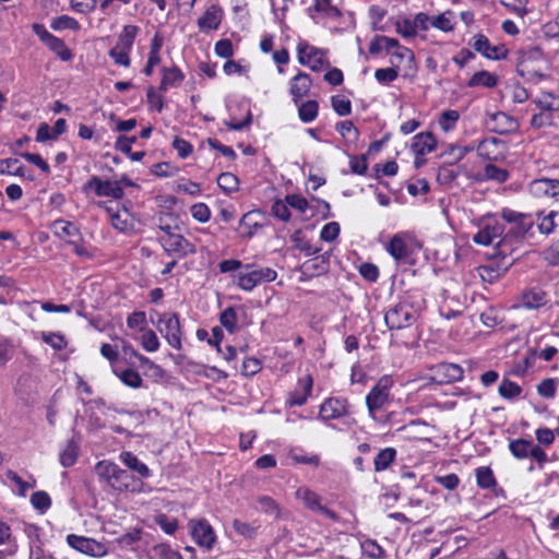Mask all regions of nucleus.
I'll list each match as a JSON object with an SVG mask.
<instances>
[{"label":"nucleus","mask_w":559,"mask_h":559,"mask_svg":"<svg viewBox=\"0 0 559 559\" xmlns=\"http://www.w3.org/2000/svg\"><path fill=\"white\" fill-rule=\"evenodd\" d=\"M120 459L128 468L138 473L142 478H147L150 476L151 473L148 467L144 463L139 461L136 455H134L132 452H121Z\"/></svg>","instance_id":"a878e982"},{"label":"nucleus","mask_w":559,"mask_h":559,"mask_svg":"<svg viewBox=\"0 0 559 559\" xmlns=\"http://www.w3.org/2000/svg\"><path fill=\"white\" fill-rule=\"evenodd\" d=\"M533 226L534 221L531 215H527L513 224L511 228L506 233L503 239L508 241H523L526 235L531 233Z\"/></svg>","instance_id":"6ab92c4d"},{"label":"nucleus","mask_w":559,"mask_h":559,"mask_svg":"<svg viewBox=\"0 0 559 559\" xmlns=\"http://www.w3.org/2000/svg\"><path fill=\"white\" fill-rule=\"evenodd\" d=\"M532 441L525 439H516L510 441L509 449L516 459H525L528 456Z\"/></svg>","instance_id":"ea45409f"},{"label":"nucleus","mask_w":559,"mask_h":559,"mask_svg":"<svg viewBox=\"0 0 559 559\" xmlns=\"http://www.w3.org/2000/svg\"><path fill=\"white\" fill-rule=\"evenodd\" d=\"M41 338L56 350H61L67 345L64 336L59 333H43Z\"/></svg>","instance_id":"0e129e2a"},{"label":"nucleus","mask_w":559,"mask_h":559,"mask_svg":"<svg viewBox=\"0 0 559 559\" xmlns=\"http://www.w3.org/2000/svg\"><path fill=\"white\" fill-rule=\"evenodd\" d=\"M311 85L310 75L305 72H299L290 80V94L296 104L300 98L308 95Z\"/></svg>","instance_id":"aec40b11"},{"label":"nucleus","mask_w":559,"mask_h":559,"mask_svg":"<svg viewBox=\"0 0 559 559\" xmlns=\"http://www.w3.org/2000/svg\"><path fill=\"white\" fill-rule=\"evenodd\" d=\"M142 346L147 352H156L159 347V341L156 333L152 330L145 331L142 335Z\"/></svg>","instance_id":"69168bd1"},{"label":"nucleus","mask_w":559,"mask_h":559,"mask_svg":"<svg viewBox=\"0 0 559 559\" xmlns=\"http://www.w3.org/2000/svg\"><path fill=\"white\" fill-rule=\"evenodd\" d=\"M298 61L302 66H308L312 71H320L330 66L324 57V51L311 46L306 40H300L297 45Z\"/></svg>","instance_id":"39448f33"},{"label":"nucleus","mask_w":559,"mask_h":559,"mask_svg":"<svg viewBox=\"0 0 559 559\" xmlns=\"http://www.w3.org/2000/svg\"><path fill=\"white\" fill-rule=\"evenodd\" d=\"M183 79V73L177 67L164 68L159 90L166 92L168 88L179 85Z\"/></svg>","instance_id":"393cba45"},{"label":"nucleus","mask_w":559,"mask_h":559,"mask_svg":"<svg viewBox=\"0 0 559 559\" xmlns=\"http://www.w3.org/2000/svg\"><path fill=\"white\" fill-rule=\"evenodd\" d=\"M79 447L73 440H69L60 453V463L64 467L72 466L78 459Z\"/></svg>","instance_id":"e433bc0d"},{"label":"nucleus","mask_w":559,"mask_h":559,"mask_svg":"<svg viewBox=\"0 0 559 559\" xmlns=\"http://www.w3.org/2000/svg\"><path fill=\"white\" fill-rule=\"evenodd\" d=\"M358 272L362 278L371 283L376 282L379 277L378 266L369 262L361 263L358 266Z\"/></svg>","instance_id":"6e6d98bb"},{"label":"nucleus","mask_w":559,"mask_h":559,"mask_svg":"<svg viewBox=\"0 0 559 559\" xmlns=\"http://www.w3.org/2000/svg\"><path fill=\"white\" fill-rule=\"evenodd\" d=\"M243 267L246 272L239 273L237 285L246 292L252 290L259 284L273 282L277 276L276 271L271 267L258 269L254 264H246Z\"/></svg>","instance_id":"20e7f679"},{"label":"nucleus","mask_w":559,"mask_h":559,"mask_svg":"<svg viewBox=\"0 0 559 559\" xmlns=\"http://www.w3.org/2000/svg\"><path fill=\"white\" fill-rule=\"evenodd\" d=\"M313 8L329 17L341 16V11L331 3V0H313Z\"/></svg>","instance_id":"603ef678"},{"label":"nucleus","mask_w":559,"mask_h":559,"mask_svg":"<svg viewBox=\"0 0 559 559\" xmlns=\"http://www.w3.org/2000/svg\"><path fill=\"white\" fill-rule=\"evenodd\" d=\"M361 549L371 559H382L385 556L384 549L373 539H366L361 544Z\"/></svg>","instance_id":"c03bdc74"},{"label":"nucleus","mask_w":559,"mask_h":559,"mask_svg":"<svg viewBox=\"0 0 559 559\" xmlns=\"http://www.w3.org/2000/svg\"><path fill=\"white\" fill-rule=\"evenodd\" d=\"M313 380L311 376H306L297 383L296 389L290 393L288 403L290 406H301L307 402L311 393Z\"/></svg>","instance_id":"a211bd4d"},{"label":"nucleus","mask_w":559,"mask_h":559,"mask_svg":"<svg viewBox=\"0 0 559 559\" xmlns=\"http://www.w3.org/2000/svg\"><path fill=\"white\" fill-rule=\"evenodd\" d=\"M502 247H489V251L485 252L487 264L477 267V272L484 282L495 283L498 281L513 264L514 258L510 252L501 249Z\"/></svg>","instance_id":"f257e3e1"},{"label":"nucleus","mask_w":559,"mask_h":559,"mask_svg":"<svg viewBox=\"0 0 559 559\" xmlns=\"http://www.w3.org/2000/svg\"><path fill=\"white\" fill-rule=\"evenodd\" d=\"M318 111L319 104L316 100H307L298 107L299 119L305 123L313 121L318 116Z\"/></svg>","instance_id":"473e14b6"},{"label":"nucleus","mask_w":559,"mask_h":559,"mask_svg":"<svg viewBox=\"0 0 559 559\" xmlns=\"http://www.w3.org/2000/svg\"><path fill=\"white\" fill-rule=\"evenodd\" d=\"M221 324L230 333L237 330V314L235 308H226L219 316Z\"/></svg>","instance_id":"49530a36"},{"label":"nucleus","mask_w":559,"mask_h":559,"mask_svg":"<svg viewBox=\"0 0 559 559\" xmlns=\"http://www.w3.org/2000/svg\"><path fill=\"white\" fill-rule=\"evenodd\" d=\"M53 228L56 235L60 237V240L66 245H76L79 240V231L73 224L59 221L55 223Z\"/></svg>","instance_id":"b1692460"},{"label":"nucleus","mask_w":559,"mask_h":559,"mask_svg":"<svg viewBox=\"0 0 559 559\" xmlns=\"http://www.w3.org/2000/svg\"><path fill=\"white\" fill-rule=\"evenodd\" d=\"M191 215L194 219L205 223L211 217V211L205 203H197L190 209Z\"/></svg>","instance_id":"e2e57ef3"},{"label":"nucleus","mask_w":559,"mask_h":559,"mask_svg":"<svg viewBox=\"0 0 559 559\" xmlns=\"http://www.w3.org/2000/svg\"><path fill=\"white\" fill-rule=\"evenodd\" d=\"M464 370L456 364H439L433 371L431 380L438 384L451 383L462 380Z\"/></svg>","instance_id":"4468645a"},{"label":"nucleus","mask_w":559,"mask_h":559,"mask_svg":"<svg viewBox=\"0 0 559 559\" xmlns=\"http://www.w3.org/2000/svg\"><path fill=\"white\" fill-rule=\"evenodd\" d=\"M389 245H419L414 233L403 231L395 234L391 239Z\"/></svg>","instance_id":"052dcab7"},{"label":"nucleus","mask_w":559,"mask_h":559,"mask_svg":"<svg viewBox=\"0 0 559 559\" xmlns=\"http://www.w3.org/2000/svg\"><path fill=\"white\" fill-rule=\"evenodd\" d=\"M340 234V225L336 222L325 224L320 233V238L325 242H332Z\"/></svg>","instance_id":"bf43d9fd"},{"label":"nucleus","mask_w":559,"mask_h":559,"mask_svg":"<svg viewBox=\"0 0 559 559\" xmlns=\"http://www.w3.org/2000/svg\"><path fill=\"white\" fill-rule=\"evenodd\" d=\"M393 380L389 376L381 377L366 396V405L370 416L376 419L377 412L382 409L390 401V390Z\"/></svg>","instance_id":"7ed1b4c3"},{"label":"nucleus","mask_w":559,"mask_h":559,"mask_svg":"<svg viewBox=\"0 0 559 559\" xmlns=\"http://www.w3.org/2000/svg\"><path fill=\"white\" fill-rule=\"evenodd\" d=\"M437 145V141L432 133L430 132H421L415 135L413 143H412V150L415 153V155L424 156L435 150Z\"/></svg>","instance_id":"5701e85b"},{"label":"nucleus","mask_w":559,"mask_h":559,"mask_svg":"<svg viewBox=\"0 0 559 559\" xmlns=\"http://www.w3.org/2000/svg\"><path fill=\"white\" fill-rule=\"evenodd\" d=\"M452 17H453V13L451 11H445V12L432 17L431 25L440 31L451 32L454 28Z\"/></svg>","instance_id":"79ce46f5"},{"label":"nucleus","mask_w":559,"mask_h":559,"mask_svg":"<svg viewBox=\"0 0 559 559\" xmlns=\"http://www.w3.org/2000/svg\"><path fill=\"white\" fill-rule=\"evenodd\" d=\"M473 47L477 52L488 59L500 60L504 59L507 56V50L503 47L491 46L488 38L483 34H478L474 37Z\"/></svg>","instance_id":"2eb2a0df"},{"label":"nucleus","mask_w":559,"mask_h":559,"mask_svg":"<svg viewBox=\"0 0 559 559\" xmlns=\"http://www.w3.org/2000/svg\"><path fill=\"white\" fill-rule=\"evenodd\" d=\"M215 53L225 59H229L234 55L233 44L229 39H221L215 44Z\"/></svg>","instance_id":"774afa93"},{"label":"nucleus","mask_w":559,"mask_h":559,"mask_svg":"<svg viewBox=\"0 0 559 559\" xmlns=\"http://www.w3.org/2000/svg\"><path fill=\"white\" fill-rule=\"evenodd\" d=\"M520 300L526 309H539L547 304V294L540 287H532L522 292Z\"/></svg>","instance_id":"f3484780"},{"label":"nucleus","mask_w":559,"mask_h":559,"mask_svg":"<svg viewBox=\"0 0 559 559\" xmlns=\"http://www.w3.org/2000/svg\"><path fill=\"white\" fill-rule=\"evenodd\" d=\"M296 498L301 500L306 508L318 512L332 521H338V515L331 509L321 503V497L307 487H299L296 491Z\"/></svg>","instance_id":"1a4fd4ad"},{"label":"nucleus","mask_w":559,"mask_h":559,"mask_svg":"<svg viewBox=\"0 0 559 559\" xmlns=\"http://www.w3.org/2000/svg\"><path fill=\"white\" fill-rule=\"evenodd\" d=\"M348 414V402L343 397L326 399L320 407L319 417L324 420L336 419Z\"/></svg>","instance_id":"ddd939ff"},{"label":"nucleus","mask_w":559,"mask_h":559,"mask_svg":"<svg viewBox=\"0 0 559 559\" xmlns=\"http://www.w3.org/2000/svg\"><path fill=\"white\" fill-rule=\"evenodd\" d=\"M459 118H460L459 111L445 110L440 116L439 126L444 132H448L454 128Z\"/></svg>","instance_id":"3c124183"},{"label":"nucleus","mask_w":559,"mask_h":559,"mask_svg":"<svg viewBox=\"0 0 559 559\" xmlns=\"http://www.w3.org/2000/svg\"><path fill=\"white\" fill-rule=\"evenodd\" d=\"M418 316L419 308L409 300H402L386 311L384 321L390 330H400L415 323Z\"/></svg>","instance_id":"f03ea898"},{"label":"nucleus","mask_w":559,"mask_h":559,"mask_svg":"<svg viewBox=\"0 0 559 559\" xmlns=\"http://www.w3.org/2000/svg\"><path fill=\"white\" fill-rule=\"evenodd\" d=\"M530 192L537 198L559 195V180L540 178L530 183Z\"/></svg>","instance_id":"dca6fc26"},{"label":"nucleus","mask_w":559,"mask_h":559,"mask_svg":"<svg viewBox=\"0 0 559 559\" xmlns=\"http://www.w3.org/2000/svg\"><path fill=\"white\" fill-rule=\"evenodd\" d=\"M222 9L218 5H211L198 20V26L201 31H212L218 28L222 21Z\"/></svg>","instance_id":"4be33fe9"},{"label":"nucleus","mask_w":559,"mask_h":559,"mask_svg":"<svg viewBox=\"0 0 559 559\" xmlns=\"http://www.w3.org/2000/svg\"><path fill=\"white\" fill-rule=\"evenodd\" d=\"M498 392L501 397L512 400L522 393V389L518 383L509 379H503L499 385Z\"/></svg>","instance_id":"a19ab883"},{"label":"nucleus","mask_w":559,"mask_h":559,"mask_svg":"<svg viewBox=\"0 0 559 559\" xmlns=\"http://www.w3.org/2000/svg\"><path fill=\"white\" fill-rule=\"evenodd\" d=\"M297 248L304 251L306 257H311L302 264V269L305 270V272L322 274L329 270V259L331 250L321 252L322 248L320 247Z\"/></svg>","instance_id":"0eeeda50"},{"label":"nucleus","mask_w":559,"mask_h":559,"mask_svg":"<svg viewBox=\"0 0 559 559\" xmlns=\"http://www.w3.org/2000/svg\"><path fill=\"white\" fill-rule=\"evenodd\" d=\"M498 83L497 75L488 72V71H478L473 74L469 79L467 85L469 87L475 86H484V87H495Z\"/></svg>","instance_id":"c85d7f7f"},{"label":"nucleus","mask_w":559,"mask_h":559,"mask_svg":"<svg viewBox=\"0 0 559 559\" xmlns=\"http://www.w3.org/2000/svg\"><path fill=\"white\" fill-rule=\"evenodd\" d=\"M45 45H47L49 49L53 51L62 61H69L73 57L71 50L66 46L64 41L53 35Z\"/></svg>","instance_id":"2f4dec72"},{"label":"nucleus","mask_w":559,"mask_h":559,"mask_svg":"<svg viewBox=\"0 0 559 559\" xmlns=\"http://www.w3.org/2000/svg\"><path fill=\"white\" fill-rule=\"evenodd\" d=\"M396 32L404 38H411L416 35L414 21L404 19L395 23Z\"/></svg>","instance_id":"13d9d810"},{"label":"nucleus","mask_w":559,"mask_h":559,"mask_svg":"<svg viewBox=\"0 0 559 559\" xmlns=\"http://www.w3.org/2000/svg\"><path fill=\"white\" fill-rule=\"evenodd\" d=\"M96 0H71L70 7L79 13L87 14L96 9Z\"/></svg>","instance_id":"680f3d73"},{"label":"nucleus","mask_w":559,"mask_h":559,"mask_svg":"<svg viewBox=\"0 0 559 559\" xmlns=\"http://www.w3.org/2000/svg\"><path fill=\"white\" fill-rule=\"evenodd\" d=\"M31 503L36 510L45 512L50 508L51 499L46 491L40 490L31 496Z\"/></svg>","instance_id":"8fccbe9b"},{"label":"nucleus","mask_w":559,"mask_h":559,"mask_svg":"<svg viewBox=\"0 0 559 559\" xmlns=\"http://www.w3.org/2000/svg\"><path fill=\"white\" fill-rule=\"evenodd\" d=\"M331 104L338 116H348L352 112V103L343 95L332 96Z\"/></svg>","instance_id":"a18cd8bd"},{"label":"nucleus","mask_w":559,"mask_h":559,"mask_svg":"<svg viewBox=\"0 0 559 559\" xmlns=\"http://www.w3.org/2000/svg\"><path fill=\"white\" fill-rule=\"evenodd\" d=\"M67 543L75 550L92 557H103L107 554V547L93 538L69 534Z\"/></svg>","instance_id":"6e6552de"},{"label":"nucleus","mask_w":559,"mask_h":559,"mask_svg":"<svg viewBox=\"0 0 559 559\" xmlns=\"http://www.w3.org/2000/svg\"><path fill=\"white\" fill-rule=\"evenodd\" d=\"M158 330L171 347L176 349L181 348V329L177 313L160 314Z\"/></svg>","instance_id":"423d86ee"},{"label":"nucleus","mask_w":559,"mask_h":559,"mask_svg":"<svg viewBox=\"0 0 559 559\" xmlns=\"http://www.w3.org/2000/svg\"><path fill=\"white\" fill-rule=\"evenodd\" d=\"M396 450L394 448H385L381 450L374 457V471L382 472L386 469L395 460Z\"/></svg>","instance_id":"c756f323"},{"label":"nucleus","mask_w":559,"mask_h":559,"mask_svg":"<svg viewBox=\"0 0 559 559\" xmlns=\"http://www.w3.org/2000/svg\"><path fill=\"white\" fill-rule=\"evenodd\" d=\"M139 33V27L135 25H126L119 34L116 45L128 52L131 51L134 39Z\"/></svg>","instance_id":"cd10ccee"},{"label":"nucleus","mask_w":559,"mask_h":559,"mask_svg":"<svg viewBox=\"0 0 559 559\" xmlns=\"http://www.w3.org/2000/svg\"><path fill=\"white\" fill-rule=\"evenodd\" d=\"M0 174L24 177L25 167L16 158L0 159Z\"/></svg>","instance_id":"c9c22d12"},{"label":"nucleus","mask_w":559,"mask_h":559,"mask_svg":"<svg viewBox=\"0 0 559 559\" xmlns=\"http://www.w3.org/2000/svg\"><path fill=\"white\" fill-rule=\"evenodd\" d=\"M50 27L53 31H63V29H72L78 31L80 29V23L69 16V15H60L51 20Z\"/></svg>","instance_id":"4c0bfd02"},{"label":"nucleus","mask_w":559,"mask_h":559,"mask_svg":"<svg viewBox=\"0 0 559 559\" xmlns=\"http://www.w3.org/2000/svg\"><path fill=\"white\" fill-rule=\"evenodd\" d=\"M84 190H94L97 197H108L116 200L123 197V190L120 182L110 180L104 181L97 176H93L86 181Z\"/></svg>","instance_id":"9d476101"},{"label":"nucleus","mask_w":559,"mask_h":559,"mask_svg":"<svg viewBox=\"0 0 559 559\" xmlns=\"http://www.w3.org/2000/svg\"><path fill=\"white\" fill-rule=\"evenodd\" d=\"M504 234V225L496 218H488L480 230L474 236V241L477 245H492L498 239L496 245H501V236Z\"/></svg>","instance_id":"f8f14e48"},{"label":"nucleus","mask_w":559,"mask_h":559,"mask_svg":"<svg viewBox=\"0 0 559 559\" xmlns=\"http://www.w3.org/2000/svg\"><path fill=\"white\" fill-rule=\"evenodd\" d=\"M173 147L177 151L178 156L181 158L188 157L193 151L192 144L179 136H175L173 141Z\"/></svg>","instance_id":"338daca9"},{"label":"nucleus","mask_w":559,"mask_h":559,"mask_svg":"<svg viewBox=\"0 0 559 559\" xmlns=\"http://www.w3.org/2000/svg\"><path fill=\"white\" fill-rule=\"evenodd\" d=\"M5 476L17 487L16 493L21 497H25L27 490L35 486V480L33 484H29L28 481L23 480L14 471H7Z\"/></svg>","instance_id":"09e8293b"},{"label":"nucleus","mask_w":559,"mask_h":559,"mask_svg":"<svg viewBox=\"0 0 559 559\" xmlns=\"http://www.w3.org/2000/svg\"><path fill=\"white\" fill-rule=\"evenodd\" d=\"M129 53L127 50L118 47L117 45H115L110 50H109V56L111 59H114L115 63L118 64V66H122L124 68H129L130 64H131V60H130V57H129Z\"/></svg>","instance_id":"864d4df0"},{"label":"nucleus","mask_w":559,"mask_h":559,"mask_svg":"<svg viewBox=\"0 0 559 559\" xmlns=\"http://www.w3.org/2000/svg\"><path fill=\"white\" fill-rule=\"evenodd\" d=\"M476 480L480 488L489 489L497 485L496 478L490 467L481 466L476 468Z\"/></svg>","instance_id":"f704fd0d"},{"label":"nucleus","mask_w":559,"mask_h":559,"mask_svg":"<svg viewBox=\"0 0 559 559\" xmlns=\"http://www.w3.org/2000/svg\"><path fill=\"white\" fill-rule=\"evenodd\" d=\"M399 71L395 68L377 69L374 72L376 80L381 84H389L396 80Z\"/></svg>","instance_id":"4d7b16f0"},{"label":"nucleus","mask_w":559,"mask_h":559,"mask_svg":"<svg viewBox=\"0 0 559 559\" xmlns=\"http://www.w3.org/2000/svg\"><path fill=\"white\" fill-rule=\"evenodd\" d=\"M114 373L127 385L133 389H138L142 386L143 380L140 373L131 368L124 369L119 372L117 369H114Z\"/></svg>","instance_id":"7c9ffc66"},{"label":"nucleus","mask_w":559,"mask_h":559,"mask_svg":"<svg viewBox=\"0 0 559 559\" xmlns=\"http://www.w3.org/2000/svg\"><path fill=\"white\" fill-rule=\"evenodd\" d=\"M218 187L227 193L237 191L238 178L231 173H223L217 178Z\"/></svg>","instance_id":"de8ad7c7"},{"label":"nucleus","mask_w":559,"mask_h":559,"mask_svg":"<svg viewBox=\"0 0 559 559\" xmlns=\"http://www.w3.org/2000/svg\"><path fill=\"white\" fill-rule=\"evenodd\" d=\"M557 380L552 378L544 379L537 385V392L540 396L552 399L556 395Z\"/></svg>","instance_id":"5fc2aeb1"},{"label":"nucleus","mask_w":559,"mask_h":559,"mask_svg":"<svg viewBox=\"0 0 559 559\" xmlns=\"http://www.w3.org/2000/svg\"><path fill=\"white\" fill-rule=\"evenodd\" d=\"M492 121L496 123L493 130L500 134L511 132L516 129V121L504 112H496L491 116Z\"/></svg>","instance_id":"bb28decb"},{"label":"nucleus","mask_w":559,"mask_h":559,"mask_svg":"<svg viewBox=\"0 0 559 559\" xmlns=\"http://www.w3.org/2000/svg\"><path fill=\"white\" fill-rule=\"evenodd\" d=\"M534 104L542 110H559V97L555 96L552 93H542L534 99Z\"/></svg>","instance_id":"72a5a7b5"},{"label":"nucleus","mask_w":559,"mask_h":559,"mask_svg":"<svg viewBox=\"0 0 559 559\" xmlns=\"http://www.w3.org/2000/svg\"><path fill=\"white\" fill-rule=\"evenodd\" d=\"M189 527L193 540L201 547L211 549L216 540V535L210 523L204 520H191Z\"/></svg>","instance_id":"9b49d317"},{"label":"nucleus","mask_w":559,"mask_h":559,"mask_svg":"<svg viewBox=\"0 0 559 559\" xmlns=\"http://www.w3.org/2000/svg\"><path fill=\"white\" fill-rule=\"evenodd\" d=\"M484 177L487 180H493L498 183H503L508 180L509 173L508 170L497 167L493 164H487L484 168Z\"/></svg>","instance_id":"58836bf2"},{"label":"nucleus","mask_w":559,"mask_h":559,"mask_svg":"<svg viewBox=\"0 0 559 559\" xmlns=\"http://www.w3.org/2000/svg\"><path fill=\"white\" fill-rule=\"evenodd\" d=\"M421 247H386L390 254L399 264L414 265Z\"/></svg>","instance_id":"412c9836"},{"label":"nucleus","mask_w":559,"mask_h":559,"mask_svg":"<svg viewBox=\"0 0 559 559\" xmlns=\"http://www.w3.org/2000/svg\"><path fill=\"white\" fill-rule=\"evenodd\" d=\"M260 510L269 515H274L276 519L280 518V507L276 501L269 496H260L257 499Z\"/></svg>","instance_id":"37998d69"}]
</instances>
